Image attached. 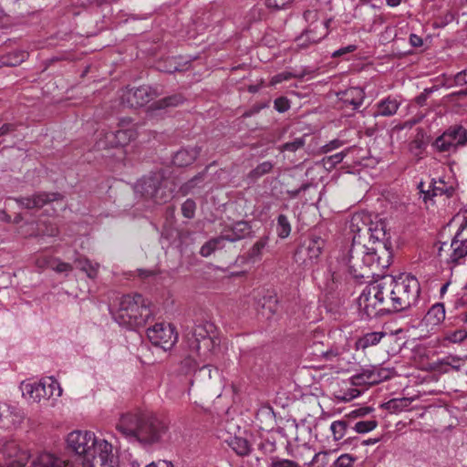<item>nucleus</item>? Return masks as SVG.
Here are the masks:
<instances>
[{
  "mask_svg": "<svg viewBox=\"0 0 467 467\" xmlns=\"http://www.w3.org/2000/svg\"><path fill=\"white\" fill-rule=\"evenodd\" d=\"M349 228L354 234L348 261L349 273L356 279L379 275L391 261L382 224L373 223L368 214L358 213L352 216Z\"/></svg>",
  "mask_w": 467,
  "mask_h": 467,
  "instance_id": "f257e3e1",
  "label": "nucleus"
},
{
  "mask_svg": "<svg viewBox=\"0 0 467 467\" xmlns=\"http://www.w3.org/2000/svg\"><path fill=\"white\" fill-rule=\"evenodd\" d=\"M67 449L84 459L73 467H117L113 444L89 431H73L67 436Z\"/></svg>",
  "mask_w": 467,
  "mask_h": 467,
  "instance_id": "f03ea898",
  "label": "nucleus"
},
{
  "mask_svg": "<svg viewBox=\"0 0 467 467\" xmlns=\"http://www.w3.org/2000/svg\"><path fill=\"white\" fill-rule=\"evenodd\" d=\"M117 430L126 438L144 444L161 442L169 434V425L165 420L136 414L123 415L117 424Z\"/></svg>",
  "mask_w": 467,
  "mask_h": 467,
  "instance_id": "7ed1b4c3",
  "label": "nucleus"
},
{
  "mask_svg": "<svg viewBox=\"0 0 467 467\" xmlns=\"http://www.w3.org/2000/svg\"><path fill=\"white\" fill-rule=\"evenodd\" d=\"M393 275L383 276L367 287L359 296V306L368 317H376L385 312H397L394 298Z\"/></svg>",
  "mask_w": 467,
  "mask_h": 467,
  "instance_id": "20e7f679",
  "label": "nucleus"
},
{
  "mask_svg": "<svg viewBox=\"0 0 467 467\" xmlns=\"http://www.w3.org/2000/svg\"><path fill=\"white\" fill-rule=\"evenodd\" d=\"M151 314V310L141 295H126L121 297L114 318L121 326L134 327L144 326Z\"/></svg>",
  "mask_w": 467,
  "mask_h": 467,
  "instance_id": "39448f33",
  "label": "nucleus"
},
{
  "mask_svg": "<svg viewBox=\"0 0 467 467\" xmlns=\"http://www.w3.org/2000/svg\"><path fill=\"white\" fill-rule=\"evenodd\" d=\"M187 348L202 361H206L213 355L219 340L215 337L214 326L211 323L196 325L185 336Z\"/></svg>",
  "mask_w": 467,
  "mask_h": 467,
  "instance_id": "423d86ee",
  "label": "nucleus"
},
{
  "mask_svg": "<svg viewBox=\"0 0 467 467\" xmlns=\"http://www.w3.org/2000/svg\"><path fill=\"white\" fill-rule=\"evenodd\" d=\"M135 192L146 200L155 203H164L172 197V190L167 186V181L161 171L152 172L142 177L135 184Z\"/></svg>",
  "mask_w": 467,
  "mask_h": 467,
  "instance_id": "0eeeda50",
  "label": "nucleus"
},
{
  "mask_svg": "<svg viewBox=\"0 0 467 467\" xmlns=\"http://www.w3.org/2000/svg\"><path fill=\"white\" fill-rule=\"evenodd\" d=\"M394 298L399 306L397 312L410 308L419 301L420 285L418 279L409 274H400L393 276Z\"/></svg>",
  "mask_w": 467,
  "mask_h": 467,
  "instance_id": "6e6552de",
  "label": "nucleus"
},
{
  "mask_svg": "<svg viewBox=\"0 0 467 467\" xmlns=\"http://www.w3.org/2000/svg\"><path fill=\"white\" fill-rule=\"evenodd\" d=\"M138 137L137 125L130 119H122L119 122V129L104 134L97 142L99 149L123 147Z\"/></svg>",
  "mask_w": 467,
  "mask_h": 467,
  "instance_id": "1a4fd4ad",
  "label": "nucleus"
},
{
  "mask_svg": "<svg viewBox=\"0 0 467 467\" xmlns=\"http://www.w3.org/2000/svg\"><path fill=\"white\" fill-rule=\"evenodd\" d=\"M21 390L25 398L34 402L47 400L54 396L60 397L62 393L59 383L52 377L38 382H23Z\"/></svg>",
  "mask_w": 467,
  "mask_h": 467,
  "instance_id": "9d476101",
  "label": "nucleus"
},
{
  "mask_svg": "<svg viewBox=\"0 0 467 467\" xmlns=\"http://www.w3.org/2000/svg\"><path fill=\"white\" fill-rule=\"evenodd\" d=\"M325 241L320 236L311 235L305 239L295 253L296 263L305 267L312 266L318 262L323 252Z\"/></svg>",
  "mask_w": 467,
  "mask_h": 467,
  "instance_id": "9b49d317",
  "label": "nucleus"
},
{
  "mask_svg": "<svg viewBox=\"0 0 467 467\" xmlns=\"http://www.w3.org/2000/svg\"><path fill=\"white\" fill-rule=\"evenodd\" d=\"M467 144V130L462 126L450 127L433 142L434 149L439 152L452 153L459 147Z\"/></svg>",
  "mask_w": 467,
  "mask_h": 467,
  "instance_id": "f8f14e48",
  "label": "nucleus"
},
{
  "mask_svg": "<svg viewBox=\"0 0 467 467\" xmlns=\"http://www.w3.org/2000/svg\"><path fill=\"white\" fill-rule=\"evenodd\" d=\"M147 337L152 345L164 350L171 349L178 340V334L170 323H156L147 329Z\"/></svg>",
  "mask_w": 467,
  "mask_h": 467,
  "instance_id": "ddd939ff",
  "label": "nucleus"
},
{
  "mask_svg": "<svg viewBox=\"0 0 467 467\" xmlns=\"http://www.w3.org/2000/svg\"><path fill=\"white\" fill-rule=\"evenodd\" d=\"M437 255L441 263L445 264L450 269L463 263L467 255V245L452 241L439 243Z\"/></svg>",
  "mask_w": 467,
  "mask_h": 467,
  "instance_id": "4468645a",
  "label": "nucleus"
},
{
  "mask_svg": "<svg viewBox=\"0 0 467 467\" xmlns=\"http://www.w3.org/2000/svg\"><path fill=\"white\" fill-rule=\"evenodd\" d=\"M393 369L368 365L350 378L351 386L374 385L389 379Z\"/></svg>",
  "mask_w": 467,
  "mask_h": 467,
  "instance_id": "2eb2a0df",
  "label": "nucleus"
},
{
  "mask_svg": "<svg viewBox=\"0 0 467 467\" xmlns=\"http://www.w3.org/2000/svg\"><path fill=\"white\" fill-rule=\"evenodd\" d=\"M29 454L15 441H8L0 448V467H25Z\"/></svg>",
  "mask_w": 467,
  "mask_h": 467,
  "instance_id": "dca6fc26",
  "label": "nucleus"
},
{
  "mask_svg": "<svg viewBox=\"0 0 467 467\" xmlns=\"http://www.w3.org/2000/svg\"><path fill=\"white\" fill-rule=\"evenodd\" d=\"M61 194L58 192H42L32 196L13 198V200L22 208L40 209L51 202L61 199Z\"/></svg>",
  "mask_w": 467,
  "mask_h": 467,
  "instance_id": "f3484780",
  "label": "nucleus"
},
{
  "mask_svg": "<svg viewBox=\"0 0 467 467\" xmlns=\"http://www.w3.org/2000/svg\"><path fill=\"white\" fill-rule=\"evenodd\" d=\"M155 94L152 89L149 86H141L137 88L136 89L130 90L124 95V100L131 108H138L146 105L150 102Z\"/></svg>",
  "mask_w": 467,
  "mask_h": 467,
  "instance_id": "a211bd4d",
  "label": "nucleus"
},
{
  "mask_svg": "<svg viewBox=\"0 0 467 467\" xmlns=\"http://www.w3.org/2000/svg\"><path fill=\"white\" fill-rule=\"evenodd\" d=\"M463 365V359L457 355H448L432 362L431 368L439 374H447L453 371H460Z\"/></svg>",
  "mask_w": 467,
  "mask_h": 467,
  "instance_id": "6ab92c4d",
  "label": "nucleus"
},
{
  "mask_svg": "<svg viewBox=\"0 0 467 467\" xmlns=\"http://www.w3.org/2000/svg\"><path fill=\"white\" fill-rule=\"evenodd\" d=\"M331 21V18H324L319 23L308 25L304 35L299 37V41L305 36L310 43H318L328 35Z\"/></svg>",
  "mask_w": 467,
  "mask_h": 467,
  "instance_id": "aec40b11",
  "label": "nucleus"
},
{
  "mask_svg": "<svg viewBox=\"0 0 467 467\" xmlns=\"http://www.w3.org/2000/svg\"><path fill=\"white\" fill-rule=\"evenodd\" d=\"M445 306L442 303L434 304L427 312L421 321V326L428 330H433L445 319Z\"/></svg>",
  "mask_w": 467,
  "mask_h": 467,
  "instance_id": "412c9836",
  "label": "nucleus"
},
{
  "mask_svg": "<svg viewBox=\"0 0 467 467\" xmlns=\"http://www.w3.org/2000/svg\"><path fill=\"white\" fill-rule=\"evenodd\" d=\"M29 467H70L55 453L43 451L33 458Z\"/></svg>",
  "mask_w": 467,
  "mask_h": 467,
  "instance_id": "4be33fe9",
  "label": "nucleus"
},
{
  "mask_svg": "<svg viewBox=\"0 0 467 467\" xmlns=\"http://www.w3.org/2000/svg\"><path fill=\"white\" fill-rule=\"evenodd\" d=\"M250 234V227L246 222L239 221L234 223L232 226L225 227L221 237L223 241L235 242L244 238Z\"/></svg>",
  "mask_w": 467,
  "mask_h": 467,
  "instance_id": "5701e85b",
  "label": "nucleus"
},
{
  "mask_svg": "<svg viewBox=\"0 0 467 467\" xmlns=\"http://www.w3.org/2000/svg\"><path fill=\"white\" fill-rule=\"evenodd\" d=\"M338 99L345 105L352 106L354 109H358L365 99V92L361 88L351 87L337 93Z\"/></svg>",
  "mask_w": 467,
  "mask_h": 467,
  "instance_id": "b1692460",
  "label": "nucleus"
},
{
  "mask_svg": "<svg viewBox=\"0 0 467 467\" xmlns=\"http://www.w3.org/2000/svg\"><path fill=\"white\" fill-rule=\"evenodd\" d=\"M400 106V102L397 99L389 96L376 104V110L373 116L375 118L391 117L396 114Z\"/></svg>",
  "mask_w": 467,
  "mask_h": 467,
  "instance_id": "393cba45",
  "label": "nucleus"
},
{
  "mask_svg": "<svg viewBox=\"0 0 467 467\" xmlns=\"http://www.w3.org/2000/svg\"><path fill=\"white\" fill-rule=\"evenodd\" d=\"M199 154L198 147L182 149L174 154L172 162L178 167H185L193 163Z\"/></svg>",
  "mask_w": 467,
  "mask_h": 467,
  "instance_id": "a878e982",
  "label": "nucleus"
},
{
  "mask_svg": "<svg viewBox=\"0 0 467 467\" xmlns=\"http://www.w3.org/2000/svg\"><path fill=\"white\" fill-rule=\"evenodd\" d=\"M77 267L84 272L88 278L95 279L98 276L99 264L91 262L85 256H79L75 260Z\"/></svg>",
  "mask_w": 467,
  "mask_h": 467,
  "instance_id": "bb28decb",
  "label": "nucleus"
},
{
  "mask_svg": "<svg viewBox=\"0 0 467 467\" xmlns=\"http://www.w3.org/2000/svg\"><path fill=\"white\" fill-rule=\"evenodd\" d=\"M386 336L385 332H370L365 334L356 342L357 349H366L369 347L376 346Z\"/></svg>",
  "mask_w": 467,
  "mask_h": 467,
  "instance_id": "cd10ccee",
  "label": "nucleus"
},
{
  "mask_svg": "<svg viewBox=\"0 0 467 467\" xmlns=\"http://www.w3.org/2000/svg\"><path fill=\"white\" fill-rule=\"evenodd\" d=\"M228 445L240 456L249 454L251 451V445L248 441L242 437H232L228 441Z\"/></svg>",
  "mask_w": 467,
  "mask_h": 467,
  "instance_id": "c85d7f7f",
  "label": "nucleus"
},
{
  "mask_svg": "<svg viewBox=\"0 0 467 467\" xmlns=\"http://www.w3.org/2000/svg\"><path fill=\"white\" fill-rule=\"evenodd\" d=\"M274 168V164L269 161H263L259 163L254 169L249 171L247 178L253 182L257 181L262 176L268 174Z\"/></svg>",
  "mask_w": 467,
  "mask_h": 467,
  "instance_id": "c756f323",
  "label": "nucleus"
},
{
  "mask_svg": "<svg viewBox=\"0 0 467 467\" xmlns=\"http://www.w3.org/2000/svg\"><path fill=\"white\" fill-rule=\"evenodd\" d=\"M467 338V330L463 328L456 329L454 331H447L444 333L441 342L445 345V342L451 344H460Z\"/></svg>",
  "mask_w": 467,
  "mask_h": 467,
  "instance_id": "7c9ffc66",
  "label": "nucleus"
},
{
  "mask_svg": "<svg viewBox=\"0 0 467 467\" xmlns=\"http://www.w3.org/2000/svg\"><path fill=\"white\" fill-rule=\"evenodd\" d=\"M291 223L285 214H279L276 220V234L281 239H285L289 236L291 233Z\"/></svg>",
  "mask_w": 467,
  "mask_h": 467,
  "instance_id": "2f4dec72",
  "label": "nucleus"
},
{
  "mask_svg": "<svg viewBox=\"0 0 467 467\" xmlns=\"http://www.w3.org/2000/svg\"><path fill=\"white\" fill-rule=\"evenodd\" d=\"M412 401V398L392 399L385 403V407L391 412H400L408 408Z\"/></svg>",
  "mask_w": 467,
  "mask_h": 467,
  "instance_id": "473e14b6",
  "label": "nucleus"
},
{
  "mask_svg": "<svg viewBox=\"0 0 467 467\" xmlns=\"http://www.w3.org/2000/svg\"><path fill=\"white\" fill-rule=\"evenodd\" d=\"M348 422L346 420H335L330 425V431L333 435L334 441H337L342 440L348 430Z\"/></svg>",
  "mask_w": 467,
  "mask_h": 467,
  "instance_id": "72a5a7b5",
  "label": "nucleus"
},
{
  "mask_svg": "<svg viewBox=\"0 0 467 467\" xmlns=\"http://www.w3.org/2000/svg\"><path fill=\"white\" fill-rule=\"evenodd\" d=\"M184 98L181 94H174L158 100L155 104L157 109H166L169 107H177L182 104Z\"/></svg>",
  "mask_w": 467,
  "mask_h": 467,
  "instance_id": "f704fd0d",
  "label": "nucleus"
},
{
  "mask_svg": "<svg viewBox=\"0 0 467 467\" xmlns=\"http://www.w3.org/2000/svg\"><path fill=\"white\" fill-rule=\"evenodd\" d=\"M223 241L221 236L211 239L201 247L200 254L204 257H208L216 249L223 247Z\"/></svg>",
  "mask_w": 467,
  "mask_h": 467,
  "instance_id": "c9c22d12",
  "label": "nucleus"
},
{
  "mask_svg": "<svg viewBox=\"0 0 467 467\" xmlns=\"http://www.w3.org/2000/svg\"><path fill=\"white\" fill-rule=\"evenodd\" d=\"M305 75H306V70H303L301 72H296V73L284 71V72L275 75L270 80V85L275 86L283 81L289 80L293 78L302 79L305 77Z\"/></svg>",
  "mask_w": 467,
  "mask_h": 467,
  "instance_id": "e433bc0d",
  "label": "nucleus"
},
{
  "mask_svg": "<svg viewBox=\"0 0 467 467\" xmlns=\"http://www.w3.org/2000/svg\"><path fill=\"white\" fill-rule=\"evenodd\" d=\"M156 67L158 70L170 74L182 70L175 57H169L165 60L159 61Z\"/></svg>",
  "mask_w": 467,
  "mask_h": 467,
  "instance_id": "4c0bfd02",
  "label": "nucleus"
},
{
  "mask_svg": "<svg viewBox=\"0 0 467 467\" xmlns=\"http://www.w3.org/2000/svg\"><path fill=\"white\" fill-rule=\"evenodd\" d=\"M277 311V300L275 297L268 296L264 298L262 305V315L270 318Z\"/></svg>",
  "mask_w": 467,
  "mask_h": 467,
  "instance_id": "58836bf2",
  "label": "nucleus"
},
{
  "mask_svg": "<svg viewBox=\"0 0 467 467\" xmlns=\"http://www.w3.org/2000/svg\"><path fill=\"white\" fill-rule=\"evenodd\" d=\"M378 426V421L375 420H360L358 421L355 426L354 430L358 433H367L373 430H375Z\"/></svg>",
  "mask_w": 467,
  "mask_h": 467,
  "instance_id": "ea45409f",
  "label": "nucleus"
},
{
  "mask_svg": "<svg viewBox=\"0 0 467 467\" xmlns=\"http://www.w3.org/2000/svg\"><path fill=\"white\" fill-rule=\"evenodd\" d=\"M55 262H56L55 257L46 255L43 254L36 255V257L35 259V265L40 270H44L46 268L52 269V265H53V264H55Z\"/></svg>",
  "mask_w": 467,
  "mask_h": 467,
  "instance_id": "a19ab883",
  "label": "nucleus"
},
{
  "mask_svg": "<svg viewBox=\"0 0 467 467\" xmlns=\"http://www.w3.org/2000/svg\"><path fill=\"white\" fill-rule=\"evenodd\" d=\"M423 186H424V183L420 182L418 187L420 191V193L423 194L424 201H426L428 198H431L433 196H438V195H442V194L446 193V190H444L443 187L433 185L431 190H430V189L424 190Z\"/></svg>",
  "mask_w": 467,
  "mask_h": 467,
  "instance_id": "79ce46f5",
  "label": "nucleus"
},
{
  "mask_svg": "<svg viewBox=\"0 0 467 467\" xmlns=\"http://www.w3.org/2000/svg\"><path fill=\"white\" fill-rule=\"evenodd\" d=\"M452 241H457L458 244L467 245V220L465 217H463L462 222Z\"/></svg>",
  "mask_w": 467,
  "mask_h": 467,
  "instance_id": "37998d69",
  "label": "nucleus"
},
{
  "mask_svg": "<svg viewBox=\"0 0 467 467\" xmlns=\"http://www.w3.org/2000/svg\"><path fill=\"white\" fill-rule=\"evenodd\" d=\"M305 143H306V141H305V139L303 137L296 138L293 141L286 142V143L283 144L281 146V150L282 151H292V152H295L297 150L303 148Z\"/></svg>",
  "mask_w": 467,
  "mask_h": 467,
  "instance_id": "c03bdc74",
  "label": "nucleus"
},
{
  "mask_svg": "<svg viewBox=\"0 0 467 467\" xmlns=\"http://www.w3.org/2000/svg\"><path fill=\"white\" fill-rule=\"evenodd\" d=\"M425 147L426 144L423 139L417 137L410 143L409 149L411 154L419 157L423 152Z\"/></svg>",
  "mask_w": 467,
  "mask_h": 467,
  "instance_id": "a18cd8bd",
  "label": "nucleus"
},
{
  "mask_svg": "<svg viewBox=\"0 0 467 467\" xmlns=\"http://www.w3.org/2000/svg\"><path fill=\"white\" fill-rule=\"evenodd\" d=\"M196 210V203L192 199H187L182 204V215L185 218L192 219L194 217Z\"/></svg>",
  "mask_w": 467,
  "mask_h": 467,
  "instance_id": "49530a36",
  "label": "nucleus"
},
{
  "mask_svg": "<svg viewBox=\"0 0 467 467\" xmlns=\"http://www.w3.org/2000/svg\"><path fill=\"white\" fill-rule=\"evenodd\" d=\"M27 57L28 54L26 51H16L8 57L5 63L8 66L16 67L22 63Z\"/></svg>",
  "mask_w": 467,
  "mask_h": 467,
  "instance_id": "de8ad7c7",
  "label": "nucleus"
},
{
  "mask_svg": "<svg viewBox=\"0 0 467 467\" xmlns=\"http://www.w3.org/2000/svg\"><path fill=\"white\" fill-rule=\"evenodd\" d=\"M205 171H202L196 176H194L192 179L188 181L183 186L182 191L184 193H188L190 190L194 188L196 185H198L200 182H202L204 180Z\"/></svg>",
  "mask_w": 467,
  "mask_h": 467,
  "instance_id": "09e8293b",
  "label": "nucleus"
},
{
  "mask_svg": "<svg viewBox=\"0 0 467 467\" xmlns=\"http://www.w3.org/2000/svg\"><path fill=\"white\" fill-rule=\"evenodd\" d=\"M355 462V457L345 453L340 455L334 462L335 467H351Z\"/></svg>",
  "mask_w": 467,
  "mask_h": 467,
  "instance_id": "8fccbe9b",
  "label": "nucleus"
},
{
  "mask_svg": "<svg viewBox=\"0 0 467 467\" xmlns=\"http://www.w3.org/2000/svg\"><path fill=\"white\" fill-rule=\"evenodd\" d=\"M181 366L182 371L188 374L196 369L198 363L192 356H189L182 361Z\"/></svg>",
  "mask_w": 467,
  "mask_h": 467,
  "instance_id": "3c124183",
  "label": "nucleus"
},
{
  "mask_svg": "<svg viewBox=\"0 0 467 467\" xmlns=\"http://www.w3.org/2000/svg\"><path fill=\"white\" fill-rule=\"evenodd\" d=\"M340 392L341 394L338 395L337 398L344 401H350L360 395V391L352 387L348 388L346 390L341 389Z\"/></svg>",
  "mask_w": 467,
  "mask_h": 467,
  "instance_id": "603ef678",
  "label": "nucleus"
},
{
  "mask_svg": "<svg viewBox=\"0 0 467 467\" xmlns=\"http://www.w3.org/2000/svg\"><path fill=\"white\" fill-rule=\"evenodd\" d=\"M55 264L52 265V269L59 274L68 273L73 270V266L66 262H62L60 259L55 257Z\"/></svg>",
  "mask_w": 467,
  "mask_h": 467,
  "instance_id": "864d4df0",
  "label": "nucleus"
},
{
  "mask_svg": "<svg viewBox=\"0 0 467 467\" xmlns=\"http://www.w3.org/2000/svg\"><path fill=\"white\" fill-rule=\"evenodd\" d=\"M345 352V348H337L335 349H327L326 351H320L315 353L316 355L322 356L327 360H332L334 358L339 357Z\"/></svg>",
  "mask_w": 467,
  "mask_h": 467,
  "instance_id": "5fc2aeb1",
  "label": "nucleus"
},
{
  "mask_svg": "<svg viewBox=\"0 0 467 467\" xmlns=\"http://www.w3.org/2000/svg\"><path fill=\"white\" fill-rule=\"evenodd\" d=\"M303 16L306 22L308 23V25L317 24L322 20L320 19L318 11L316 9H308L305 11Z\"/></svg>",
  "mask_w": 467,
  "mask_h": 467,
  "instance_id": "6e6d98bb",
  "label": "nucleus"
},
{
  "mask_svg": "<svg viewBox=\"0 0 467 467\" xmlns=\"http://www.w3.org/2000/svg\"><path fill=\"white\" fill-rule=\"evenodd\" d=\"M274 108L280 113L285 112L289 109V100L285 97L277 98L274 102Z\"/></svg>",
  "mask_w": 467,
  "mask_h": 467,
  "instance_id": "4d7b16f0",
  "label": "nucleus"
},
{
  "mask_svg": "<svg viewBox=\"0 0 467 467\" xmlns=\"http://www.w3.org/2000/svg\"><path fill=\"white\" fill-rule=\"evenodd\" d=\"M294 0H266L269 8L280 10L288 6Z\"/></svg>",
  "mask_w": 467,
  "mask_h": 467,
  "instance_id": "13d9d810",
  "label": "nucleus"
},
{
  "mask_svg": "<svg viewBox=\"0 0 467 467\" xmlns=\"http://www.w3.org/2000/svg\"><path fill=\"white\" fill-rule=\"evenodd\" d=\"M270 467H300L296 462L285 459H273Z\"/></svg>",
  "mask_w": 467,
  "mask_h": 467,
  "instance_id": "bf43d9fd",
  "label": "nucleus"
},
{
  "mask_svg": "<svg viewBox=\"0 0 467 467\" xmlns=\"http://www.w3.org/2000/svg\"><path fill=\"white\" fill-rule=\"evenodd\" d=\"M345 156H346V153L344 151L336 153L334 155L327 157V163H328L330 165V167H334L337 164L340 163L343 161V159L345 158Z\"/></svg>",
  "mask_w": 467,
  "mask_h": 467,
  "instance_id": "052dcab7",
  "label": "nucleus"
},
{
  "mask_svg": "<svg viewBox=\"0 0 467 467\" xmlns=\"http://www.w3.org/2000/svg\"><path fill=\"white\" fill-rule=\"evenodd\" d=\"M355 50H357V46L356 45H348L345 47H341L336 51L333 52L332 54V57H341L343 55H346L348 53H351V52H354Z\"/></svg>",
  "mask_w": 467,
  "mask_h": 467,
  "instance_id": "680f3d73",
  "label": "nucleus"
},
{
  "mask_svg": "<svg viewBox=\"0 0 467 467\" xmlns=\"http://www.w3.org/2000/svg\"><path fill=\"white\" fill-rule=\"evenodd\" d=\"M454 82L456 86H463L467 84V68L455 75Z\"/></svg>",
  "mask_w": 467,
  "mask_h": 467,
  "instance_id": "e2e57ef3",
  "label": "nucleus"
},
{
  "mask_svg": "<svg viewBox=\"0 0 467 467\" xmlns=\"http://www.w3.org/2000/svg\"><path fill=\"white\" fill-rule=\"evenodd\" d=\"M410 44L413 47H421L423 46V39L416 34H410Z\"/></svg>",
  "mask_w": 467,
  "mask_h": 467,
  "instance_id": "0e129e2a",
  "label": "nucleus"
},
{
  "mask_svg": "<svg viewBox=\"0 0 467 467\" xmlns=\"http://www.w3.org/2000/svg\"><path fill=\"white\" fill-rule=\"evenodd\" d=\"M342 145V142L338 140H331L329 143L326 144L323 147V152L327 153L335 149L339 148Z\"/></svg>",
  "mask_w": 467,
  "mask_h": 467,
  "instance_id": "69168bd1",
  "label": "nucleus"
},
{
  "mask_svg": "<svg viewBox=\"0 0 467 467\" xmlns=\"http://www.w3.org/2000/svg\"><path fill=\"white\" fill-rule=\"evenodd\" d=\"M14 130H15V125L14 124H10V123L4 124L0 128V136L6 135L9 132L14 131Z\"/></svg>",
  "mask_w": 467,
  "mask_h": 467,
  "instance_id": "338daca9",
  "label": "nucleus"
},
{
  "mask_svg": "<svg viewBox=\"0 0 467 467\" xmlns=\"http://www.w3.org/2000/svg\"><path fill=\"white\" fill-rule=\"evenodd\" d=\"M146 467H173V464L171 462L167 461H159L157 463H150Z\"/></svg>",
  "mask_w": 467,
  "mask_h": 467,
  "instance_id": "774afa93",
  "label": "nucleus"
}]
</instances>
